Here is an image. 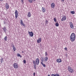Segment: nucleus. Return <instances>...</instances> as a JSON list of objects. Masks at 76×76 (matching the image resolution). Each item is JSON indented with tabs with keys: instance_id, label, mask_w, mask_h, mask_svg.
I'll use <instances>...</instances> for the list:
<instances>
[{
	"instance_id": "nucleus-1",
	"label": "nucleus",
	"mask_w": 76,
	"mask_h": 76,
	"mask_svg": "<svg viewBox=\"0 0 76 76\" xmlns=\"http://www.w3.org/2000/svg\"><path fill=\"white\" fill-rule=\"evenodd\" d=\"M76 39V35L74 33H72L70 36V39L72 42H73L75 41Z\"/></svg>"
},
{
	"instance_id": "nucleus-2",
	"label": "nucleus",
	"mask_w": 76,
	"mask_h": 76,
	"mask_svg": "<svg viewBox=\"0 0 76 76\" xmlns=\"http://www.w3.org/2000/svg\"><path fill=\"white\" fill-rule=\"evenodd\" d=\"M34 62L36 65H38V64H39V59L38 58H37L36 59L35 61L34 60H33V64H34Z\"/></svg>"
},
{
	"instance_id": "nucleus-3",
	"label": "nucleus",
	"mask_w": 76,
	"mask_h": 76,
	"mask_svg": "<svg viewBox=\"0 0 76 76\" xmlns=\"http://www.w3.org/2000/svg\"><path fill=\"white\" fill-rule=\"evenodd\" d=\"M13 67L15 69H18L19 67V65L16 63H15L13 65Z\"/></svg>"
},
{
	"instance_id": "nucleus-4",
	"label": "nucleus",
	"mask_w": 76,
	"mask_h": 76,
	"mask_svg": "<svg viewBox=\"0 0 76 76\" xmlns=\"http://www.w3.org/2000/svg\"><path fill=\"white\" fill-rule=\"evenodd\" d=\"M68 70L69 72L71 73H72L73 72V69H72V67H70V66H68Z\"/></svg>"
},
{
	"instance_id": "nucleus-5",
	"label": "nucleus",
	"mask_w": 76,
	"mask_h": 76,
	"mask_svg": "<svg viewBox=\"0 0 76 76\" xmlns=\"http://www.w3.org/2000/svg\"><path fill=\"white\" fill-rule=\"evenodd\" d=\"M15 17L16 19H17L18 17V12L17 11V10H16L15 12Z\"/></svg>"
},
{
	"instance_id": "nucleus-6",
	"label": "nucleus",
	"mask_w": 76,
	"mask_h": 76,
	"mask_svg": "<svg viewBox=\"0 0 76 76\" xmlns=\"http://www.w3.org/2000/svg\"><path fill=\"white\" fill-rule=\"evenodd\" d=\"M69 25L70 26V27L72 29H73L74 28V26H73V24L72 22H69Z\"/></svg>"
},
{
	"instance_id": "nucleus-7",
	"label": "nucleus",
	"mask_w": 76,
	"mask_h": 76,
	"mask_svg": "<svg viewBox=\"0 0 76 76\" xmlns=\"http://www.w3.org/2000/svg\"><path fill=\"white\" fill-rule=\"evenodd\" d=\"M28 34L30 37H32L34 36V33H33V32L32 31L30 32L29 31H28Z\"/></svg>"
},
{
	"instance_id": "nucleus-8",
	"label": "nucleus",
	"mask_w": 76,
	"mask_h": 76,
	"mask_svg": "<svg viewBox=\"0 0 76 76\" xmlns=\"http://www.w3.org/2000/svg\"><path fill=\"white\" fill-rule=\"evenodd\" d=\"M5 7L6 9L7 10L9 8V5L7 3H6L5 5Z\"/></svg>"
},
{
	"instance_id": "nucleus-9",
	"label": "nucleus",
	"mask_w": 76,
	"mask_h": 76,
	"mask_svg": "<svg viewBox=\"0 0 76 76\" xmlns=\"http://www.w3.org/2000/svg\"><path fill=\"white\" fill-rule=\"evenodd\" d=\"M66 20V16L64 15L63 16L61 19V20L62 21H63V20Z\"/></svg>"
},
{
	"instance_id": "nucleus-10",
	"label": "nucleus",
	"mask_w": 76,
	"mask_h": 76,
	"mask_svg": "<svg viewBox=\"0 0 76 76\" xmlns=\"http://www.w3.org/2000/svg\"><path fill=\"white\" fill-rule=\"evenodd\" d=\"M51 7L52 8H53V9H54V7H55V4L54 3H53L51 4Z\"/></svg>"
},
{
	"instance_id": "nucleus-11",
	"label": "nucleus",
	"mask_w": 76,
	"mask_h": 76,
	"mask_svg": "<svg viewBox=\"0 0 76 76\" xmlns=\"http://www.w3.org/2000/svg\"><path fill=\"white\" fill-rule=\"evenodd\" d=\"M7 28L6 26H4V28H3V30L4 31L5 33H6V31H7Z\"/></svg>"
},
{
	"instance_id": "nucleus-12",
	"label": "nucleus",
	"mask_w": 76,
	"mask_h": 76,
	"mask_svg": "<svg viewBox=\"0 0 76 76\" xmlns=\"http://www.w3.org/2000/svg\"><path fill=\"white\" fill-rule=\"evenodd\" d=\"M20 23L21 25H23V26H25V24H24L23 22V21L22 20H20Z\"/></svg>"
},
{
	"instance_id": "nucleus-13",
	"label": "nucleus",
	"mask_w": 76,
	"mask_h": 76,
	"mask_svg": "<svg viewBox=\"0 0 76 76\" xmlns=\"http://www.w3.org/2000/svg\"><path fill=\"white\" fill-rule=\"evenodd\" d=\"M41 41V38L40 37L39 38V39L37 40V43H40Z\"/></svg>"
},
{
	"instance_id": "nucleus-14",
	"label": "nucleus",
	"mask_w": 76,
	"mask_h": 76,
	"mask_svg": "<svg viewBox=\"0 0 76 76\" xmlns=\"http://www.w3.org/2000/svg\"><path fill=\"white\" fill-rule=\"evenodd\" d=\"M56 61L58 63H61V59L60 58L56 60Z\"/></svg>"
},
{
	"instance_id": "nucleus-15",
	"label": "nucleus",
	"mask_w": 76,
	"mask_h": 76,
	"mask_svg": "<svg viewBox=\"0 0 76 76\" xmlns=\"http://www.w3.org/2000/svg\"><path fill=\"white\" fill-rule=\"evenodd\" d=\"M42 12H44H44H45V8L44 7H42Z\"/></svg>"
},
{
	"instance_id": "nucleus-16",
	"label": "nucleus",
	"mask_w": 76,
	"mask_h": 76,
	"mask_svg": "<svg viewBox=\"0 0 76 76\" xmlns=\"http://www.w3.org/2000/svg\"><path fill=\"white\" fill-rule=\"evenodd\" d=\"M48 60V57L46 56L45 57V61H47Z\"/></svg>"
},
{
	"instance_id": "nucleus-17",
	"label": "nucleus",
	"mask_w": 76,
	"mask_h": 76,
	"mask_svg": "<svg viewBox=\"0 0 76 76\" xmlns=\"http://www.w3.org/2000/svg\"><path fill=\"white\" fill-rule=\"evenodd\" d=\"M28 0V1L29 3H32V2L33 1H35L36 0Z\"/></svg>"
},
{
	"instance_id": "nucleus-18",
	"label": "nucleus",
	"mask_w": 76,
	"mask_h": 76,
	"mask_svg": "<svg viewBox=\"0 0 76 76\" xmlns=\"http://www.w3.org/2000/svg\"><path fill=\"white\" fill-rule=\"evenodd\" d=\"M13 49V50H14V51H16V47H15V45H13V46L12 47Z\"/></svg>"
},
{
	"instance_id": "nucleus-19",
	"label": "nucleus",
	"mask_w": 76,
	"mask_h": 76,
	"mask_svg": "<svg viewBox=\"0 0 76 76\" xmlns=\"http://www.w3.org/2000/svg\"><path fill=\"white\" fill-rule=\"evenodd\" d=\"M31 13L30 12H28V13L27 16H28V18H30L31 17Z\"/></svg>"
},
{
	"instance_id": "nucleus-20",
	"label": "nucleus",
	"mask_w": 76,
	"mask_h": 76,
	"mask_svg": "<svg viewBox=\"0 0 76 76\" xmlns=\"http://www.w3.org/2000/svg\"><path fill=\"white\" fill-rule=\"evenodd\" d=\"M41 63L42 66H43L44 67H45V66H46L45 65V64H44V63H42V62H41Z\"/></svg>"
},
{
	"instance_id": "nucleus-21",
	"label": "nucleus",
	"mask_w": 76,
	"mask_h": 76,
	"mask_svg": "<svg viewBox=\"0 0 76 76\" xmlns=\"http://www.w3.org/2000/svg\"><path fill=\"white\" fill-rule=\"evenodd\" d=\"M34 64V66H34V67L35 69V70H36V64H35V62H34V64Z\"/></svg>"
},
{
	"instance_id": "nucleus-22",
	"label": "nucleus",
	"mask_w": 76,
	"mask_h": 76,
	"mask_svg": "<svg viewBox=\"0 0 76 76\" xmlns=\"http://www.w3.org/2000/svg\"><path fill=\"white\" fill-rule=\"evenodd\" d=\"M17 56L18 57H22V56L20 55L19 53H18Z\"/></svg>"
},
{
	"instance_id": "nucleus-23",
	"label": "nucleus",
	"mask_w": 76,
	"mask_h": 76,
	"mask_svg": "<svg viewBox=\"0 0 76 76\" xmlns=\"http://www.w3.org/2000/svg\"><path fill=\"white\" fill-rule=\"evenodd\" d=\"M7 36H6L4 38V40L5 41H7Z\"/></svg>"
},
{
	"instance_id": "nucleus-24",
	"label": "nucleus",
	"mask_w": 76,
	"mask_h": 76,
	"mask_svg": "<svg viewBox=\"0 0 76 76\" xmlns=\"http://www.w3.org/2000/svg\"><path fill=\"white\" fill-rule=\"evenodd\" d=\"M41 61H42V62H44V58L43 57H42L41 58Z\"/></svg>"
},
{
	"instance_id": "nucleus-25",
	"label": "nucleus",
	"mask_w": 76,
	"mask_h": 76,
	"mask_svg": "<svg viewBox=\"0 0 76 76\" xmlns=\"http://www.w3.org/2000/svg\"><path fill=\"white\" fill-rule=\"evenodd\" d=\"M55 25L56 26H58L59 25V24H58V23H57Z\"/></svg>"
},
{
	"instance_id": "nucleus-26",
	"label": "nucleus",
	"mask_w": 76,
	"mask_h": 76,
	"mask_svg": "<svg viewBox=\"0 0 76 76\" xmlns=\"http://www.w3.org/2000/svg\"><path fill=\"white\" fill-rule=\"evenodd\" d=\"M71 13H72V14H75V12L74 11H72L70 12Z\"/></svg>"
},
{
	"instance_id": "nucleus-27",
	"label": "nucleus",
	"mask_w": 76,
	"mask_h": 76,
	"mask_svg": "<svg viewBox=\"0 0 76 76\" xmlns=\"http://www.w3.org/2000/svg\"><path fill=\"white\" fill-rule=\"evenodd\" d=\"M3 61V58H2L1 59V63H2V62Z\"/></svg>"
},
{
	"instance_id": "nucleus-28",
	"label": "nucleus",
	"mask_w": 76,
	"mask_h": 76,
	"mask_svg": "<svg viewBox=\"0 0 76 76\" xmlns=\"http://www.w3.org/2000/svg\"><path fill=\"white\" fill-rule=\"evenodd\" d=\"M48 21H47V20H46L45 21V24H48Z\"/></svg>"
},
{
	"instance_id": "nucleus-29",
	"label": "nucleus",
	"mask_w": 76,
	"mask_h": 76,
	"mask_svg": "<svg viewBox=\"0 0 76 76\" xmlns=\"http://www.w3.org/2000/svg\"><path fill=\"white\" fill-rule=\"evenodd\" d=\"M53 20H54V22H56L57 21V20H56V18H54L53 19Z\"/></svg>"
},
{
	"instance_id": "nucleus-30",
	"label": "nucleus",
	"mask_w": 76,
	"mask_h": 76,
	"mask_svg": "<svg viewBox=\"0 0 76 76\" xmlns=\"http://www.w3.org/2000/svg\"><path fill=\"white\" fill-rule=\"evenodd\" d=\"M45 56H47V55H48V54L47 53V52H45Z\"/></svg>"
},
{
	"instance_id": "nucleus-31",
	"label": "nucleus",
	"mask_w": 76,
	"mask_h": 76,
	"mask_svg": "<svg viewBox=\"0 0 76 76\" xmlns=\"http://www.w3.org/2000/svg\"><path fill=\"white\" fill-rule=\"evenodd\" d=\"M55 76H60V75H59V74H57L55 75Z\"/></svg>"
},
{
	"instance_id": "nucleus-32",
	"label": "nucleus",
	"mask_w": 76,
	"mask_h": 76,
	"mask_svg": "<svg viewBox=\"0 0 76 76\" xmlns=\"http://www.w3.org/2000/svg\"><path fill=\"white\" fill-rule=\"evenodd\" d=\"M23 62L24 63V64H25V63H26V60H24L23 61Z\"/></svg>"
},
{
	"instance_id": "nucleus-33",
	"label": "nucleus",
	"mask_w": 76,
	"mask_h": 76,
	"mask_svg": "<svg viewBox=\"0 0 76 76\" xmlns=\"http://www.w3.org/2000/svg\"><path fill=\"white\" fill-rule=\"evenodd\" d=\"M21 1L22 4L23 3V0H21Z\"/></svg>"
},
{
	"instance_id": "nucleus-34",
	"label": "nucleus",
	"mask_w": 76,
	"mask_h": 76,
	"mask_svg": "<svg viewBox=\"0 0 76 76\" xmlns=\"http://www.w3.org/2000/svg\"><path fill=\"white\" fill-rule=\"evenodd\" d=\"M13 42H12L11 43V45H12V47L13 46Z\"/></svg>"
},
{
	"instance_id": "nucleus-35",
	"label": "nucleus",
	"mask_w": 76,
	"mask_h": 76,
	"mask_svg": "<svg viewBox=\"0 0 76 76\" xmlns=\"http://www.w3.org/2000/svg\"><path fill=\"white\" fill-rule=\"evenodd\" d=\"M64 49L65 50H67V48H64Z\"/></svg>"
},
{
	"instance_id": "nucleus-36",
	"label": "nucleus",
	"mask_w": 76,
	"mask_h": 76,
	"mask_svg": "<svg viewBox=\"0 0 76 76\" xmlns=\"http://www.w3.org/2000/svg\"><path fill=\"white\" fill-rule=\"evenodd\" d=\"M33 75L34 76H35V72H34L33 73Z\"/></svg>"
},
{
	"instance_id": "nucleus-37",
	"label": "nucleus",
	"mask_w": 76,
	"mask_h": 76,
	"mask_svg": "<svg viewBox=\"0 0 76 76\" xmlns=\"http://www.w3.org/2000/svg\"><path fill=\"white\" fill-rule=\"evenodd\" d=\"M51 76H55V75L52 74Z\"/></svg>"
},
{
	"instance_id": "nucleus-38",
	"label": "nucleus",
	"mask_w": 76,
	"mask_h": 76,
	"mask_svg": "<svg viewBox=\"0 0 76 76\" xmlns=\"http://www.w3.org/2000/svg\"><path fill=\"white\" fill-rule=\"evenodd\" d=\"M62 1L64 2V0H61Z\"/></svg>"
},
{
	"instance_id": "nucleus-39",
	"label": "nucleus",
	"mask_w": 76,
	"mask_h": 76,
	"mask_svg": "<svg viewBox=\"0 0 76 76\" xmlns=\"http://www.w3.org/2000/svg\"><path fill=\"white\" fill-rule=\"evenodd\" d=\"M65 56H66L67 57V56H68V55H67V54H66Z\"/></svg>"
},
{
	"instance_id": "nucleus-40",
	"label": "nucleus",
	"mask_w": 76,
	"mask_h": 76,
	"mask_svg": "<svg viewBox=\"0 0 76 76\" xmlns=\"http://www.w3.org/2000/svg\"><path fill=\"white\" fill-rule=\"evenodd\" d=\"M0 1H3V0H0Z\"/></svg>"
},
{
	"instance_id": "nucleus-41",
	"label": "nucleus",
	"mask_w": 76,
	"mask_h": 76,
	"mask_svg": "<svg viewBox=\"0 0 76 76\" xmlns=\"http://www.w3.org/2000/svg\"><path fill=\"white\" fill-rule=\"evenodd\" d=\"M48 76H50V75H48Z\"/></svg>"
},
{
	"instance_id": "nucleus-42",
	"label": "nucleus",
	"mask_w": 76,
	"mask_h": 76,
	"mask_svg": "<svg viewBox=\"0 0 76 76\" xmlns=\"http://www.w3.org/2000/svg\"><path fill=\"white\" fill-rule=\"evenodd\" d=\"M4 23V24H5V23Z\"/></svg>"
},
{
	"instance_id": "nucleus-43",
	"label": "nucleus",
	"mask_w": 76,
	"mask_h": 76,
	"mask_svg": "<svg viewBox=\"0 0 76 76\" xmlns=\"http://www.w3.org/2000/svg\"><path fill=\"white\" fill-rule=\"evenodd\" d=\"M22 53H23V51H22Z\"/></svg>"
}]
</instances>
